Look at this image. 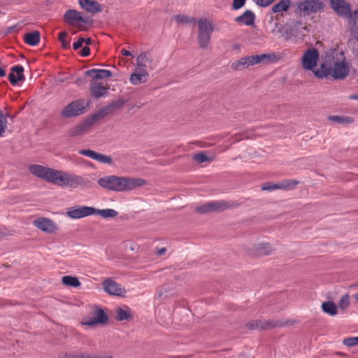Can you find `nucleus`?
I'll return each mask as SVG.
<instances>
[{"label":"nucleus","instance_id":"1","mask_svg":"<svg viewBox=\"0 0 358 358\" xmlns=\"http://www.w3.org/2000/svg\"><path fill=\"white\" fill-rule=\"evenodd\" d=\"M29 171L33 176L59 187L77 188L85 184L83 178L80 176L39 164L30 165Z\"/></svg>","mask_w":358,"mask_h":358},{"label":"nucleus","instance_id":"2","mask_svg":"<svg viewBox=\"0 0 358 358\" xmlns=\"http://www.w3.org/2000/svg\"><path fill=\"white\" fill-rule=\"evenodd\" d=\"M350 72V66L343 53L336 52L335 55H326L325 59L320 68L314 71L317 78L331 76L335 80H343Z\"/></svg>","mask_w":358,"mask_h":358},{"label":"nucleus","instance_id":"3","mask_svg":"<svg viewBox=\"0 0 358 358\" xmlns=\"http://www.w3.org/2000/svg\"><path fill=\"white\" fill-rule=\"evenodd\" d=\"M98 184L108 190L125 192L144 185L145 181L141 178L106 176L99 178Z\"/></svg>","mask_w":358,"mask_h":358},{"label":"nucleus","instance_id":"4","mask_svg":"<svg viewBox=\"0 0 358 358\" xmlns=\"http://www.w3.org/2000/svg\"><path fill=\"white\" fill-rule=\"evenodd\" d=\"M198 36L197 41L199 47L202 49H207L209 46L211 35L214 27L211 22L206 18H201L198 20Z\"/></svg>","mask_w":358,"mask_h":358},{"label":"nucleus","instance_id":"5","mask_svg":"<svg viewBox=\"0 0 358 358\" xmlns=\"http://www.w3.org/2000/svg\"><path fill=\"white\" fill-rule=\"evenodd\" d=\"M232 204L224 200L213 201L198 206L195 211L199 214L219 212L229 208Z\"/></svg>","mask_w":358,"mask_h":358},{"label":"nucleus","instance_id":"6","mask_svg":"<svg viewBox=\"0 0 358 358\" xmlns=\"http://www.w3.org/2000/svg\"><path fill=\"white\" fill-rule=\"evenodd\" d=\"M319 52L314 48H308L306 50L301 57V63L302 67L306 71H310L314 73L317 69H315L317 66L319 61Z\"/></svg>","mask_w":358,"mask_h":358},{"label":"nucleus","instance_id":"7","mask_svg":"<svg viewBox=\"0 0 358 358\" xmlns=\"http://www.w3.org/2000/svg\"><path fill=\"white\" fill-rule=\"evenodd\" d=\"M329 4L332 10L340 17L349 18L350 22L355 20V13H351L350 5L345 0H329Z\"/></svg>","mask_w":358,"mask_h":358},{"label":"nucleus","instance_id":"8","mask_svg":"<svg viewBox=\"0 0 358 358\" xmlns=\"http://www.w3.org/2000/svg\"><path fill=\"white\" fill-rule=\"evenodd\" d=\"M95 208L86 206H75L66 209V215L73 220L82 219L94 215Z\"/></svg>","mask_w":358,"mask_h":358},{"label":"nucleus","instance_id":"9","mask_svg":"<svg viewBox=\"0 0 358 358\" xmlns=\"http://www.w3.org/2000/svg\"><path fill=\"white\" fill-rule=\"evenodd\" d=\"M85 102L84 100H77L69 103L61 112L62 117L69 118L81 115L85 113Z\"/></svg>","mask_w":358,"mask_h":358},{"label":"nucleus","instance_id":"10","mask_svg":"<svg viewBox=\"0 0 358 358\" xmlns=\"http://www.w3.org/2000/svg\"><path fill=\"white\" fill-rule=\"evenodd\" d=\"M33 225L43 232L54 234L59 230L56 223L48 217H41L33 221Z\"/></svg>","mask_w":358,"mask_h":358},{"label":"nucleus","instance_id":"11","mask_svg":"<svg viewBox=\"0 0 358 358\" xmlns=\"http://www.w3.org/2000/svg\"><path fill=\"white\" fill-rule=\"evenodd\" d=\"M297 8L301 13H314L322 10L323 3L319 0H306L299 2Z\"/></svg>","mask_w":358,"mask_h":358},{"label":"nucleus","instance_id":"12","mask_svg":"<svg viewBox=\"0 0 358 358\" xmlns=\"http://www.w3.org/2000/svg\"><path fill=\"white\" fill-rule=\"evenodd\" d=\"M155 64L151 55L146 52L139 54L136 59V69L139 70H152L155 68Z\"/></svg>","mask_w":358,"mask_h":358},{"label":"nucleus","instance_id":"13","mask_svg":"<svg viewBox=\"0 0 358 358\" xmlns=\"http://www.w3.org/2000/svg\"><path fill=\"white\" fill-rule=\"evenodd\" d=\"M103 288L106 292L111 295L123 296L126 291L121 287V285L111 278H106L103 280Z\"/></svg>","mask_w":358,"mask_h":358},{"label":"nucleus","instance_id":"14","mask_svg":"<svg viewBox=\"0 0 358 358\" xmlns=\"http://www.w3.org/2000/svg\"><path fill=\"white\" fill-rule=\"evenodd\" d=\"M299 183L296 180H287L279 183H266L262 186V189L265 191H272L277 189H289Z\"/></svg>","mask_w":358,"mask_h":358},{"label":"nucleus","instance_id":"15","mask_svg":"<svg viewBox=\"0 0 358 358\" xmlns=\"http://www.w3.org/2000/svg\"><path fill=\"white\" fill-rule=\"evenodd\" d=\"M78 152L82 155L88 157L103 164H110L112 163V159L110 156L96 152L92 150H80Z\"/></svg>","mask_w":358,"mask_h":358},{"label":"nucleus","instance_id":"16","mask_svg":"<svg viewBox=\"0 0 358 358\" xmlns=\"http://www.w3.org/2000/svg\"><path fill=\"white\" fill-rule=\"evenodd\" d=\"M108 322V316L104 311L98 308L94 312L93 317L85 320L83 322V324L87 326H94L96 324H106Z\"/></svg>","mask_w":358,"mask_h":358},{"label":"nucleus","instance_id":"17","mask_svg":"<svg viewBox=\"0 0 358 358\" xmlns=\"http://www.w3.org/2000/svg\"><path fill=\"white\" fill-rule=\"evenodd\" d=\"M149 78V73L148 70L134 69V72L130 75L129 82L133 85H138L145 83Z\"/></svg>","mask_w":358,"mask_h":358},{"label":"nucleus","instance_id":"18","mask_svg":"<svg viewBox=\"0 0 358 358\" xmlns=\"http://www.w3.org/2000/svg\"><path fill=\"white\" fill-rule=\"evenodd\" d=\"M250 66L261 63H271L276 60L277 57L274 53L261 54L248 56Z\"/></svg>","mask_w":358,"mask_h":358},{"label":"nucleus","instance_id":"19","mask_svg":"<svg viewBox=\"0 0 358 358\" xmlns=\"http://www.w3.org/2000/svg\"><path fill=\"white\" fill-rule=\"evenodd\" d=\"M108 89L107 85H104L96 80H92L90 83V91L94 98H100L104 96L107 93Z\"/></svg>","mask_w":358,"mask_h":358},{"label":"nucleus","instance_id":"20","mask_svg":"<svg viewBox=\"0 0 358 358\" xmlns=\"http://www.w3.org/2000/svg\"><path fill=\"white\" fill-rule=\"evenodd\" d=\"M278 325L276 322L271 320L263 321V320H255L250 322L247 324V327L249 329H268L275 327Z\"/></svg>","mask_w":358,"mask_h":358},{"label":"nucleus","instance_id":"21","mask_svg":"<svg viewBox=\"0 0 358 358\" xmlns=\"http://www.w3.org/2000/svg\"><path fill=\"white\" fill-rule=\"evenodd\" d=\"M94 120H85L77 126L69 130L71 136H78L84 134L86 131L92 125Z\"/></svg>","mask_w":358,"mask_h":358},{"label":"nucleus","instance_id":"22","mask_svg":"<svg viewBox=\"0 0 358 358\" xmlns=\"http://www.w3.org/2000/svg\"><path fill=\"white\" fill-rule=\"evenodd\" d=\"M64 18L71 25H73L76 22H86L81 13L76 10H68L64 13Z\"/></svg>","mask_w":358,"mask_h":358},{"label":"nucleus","instance_id":"23","mask_svg":"<svg viewBox=\"0 0 358 358\" xmlns=\"http://www.w3.org/2000/svg\"><path fill=\"white\" fill-rule=\"evenodd\" d=\"M79 4L83 9L92 13L101 12L102 10L100 4L94 0H79Z\"/></svg>","mask_w":358,"mask_h":358},{"label":"nucleus","instance_id":"24","mask_svg":"<svg viewBox=\"0 0 358 358\" xmlns=\"http://www.w3.org/2000/svg\"><path fill=\"white\" fill-rule=\"evenodd\" d=\"M85 74L91 77L93 80L103 79L112 76V73L109 70L98 69L87 70Z\"/></svg>","mask_w":358,"mask_h":358},{"label":"nucleus","instance_id":"25","mask_svg":"<svg viewBox=\"0 0 358 358\" xmlns=\"http://www.w3.org/2000/svg\"><path fill=\"white\" fill-rule=\"evenodd\" d=\"M24 69L22 66H14L11 69V72L8 75V79L11 84L15 85L18 81L23 80Z\"/></svg>","mask_w":358,"mask_h":358},{"label":"nucleus","instance_id":"26","mask_svg":"<svg viewBox=\"0 0 358 358\" xmlns=\"http://www.w3.org/2000/svg\"><path fill=\"white\" fill-rule=\"evenodd\" d=\"M274 250V248L268 243H259L255 246L254 255L265 256L269 255Z\"/></svg>","mask_w":358,"mask_h":358},{"label":"nucleus","instance_id":"27","mask_svg":"<svg viewBox=\"0 0 358 358\" xmlns=\"http://www.w3.org/2000/svg\"><path fill=\"white\" fill-rule=\"evenodd\" d=\"M255 15L250 10H245L241 15L235 18V22L241 23L246 26H250L254 24Z\"/></svg>","mask_w":358,"mask_h":358},{"label":"nucleus","instance_id":"28","mask_svg":"<svg viewBox=\"0 0 358 358\" xmlns=\"http://www.w3.org/2000/svg\"><path fill=\"white\" fill-rule=\"evenodd\" d=\"M250 66L248 57H241L231 63V69L234 71H241Z\"/></svg>","mask_w":358,"mask_h":358},{"label":"nucleus","instance_id":"29","mask_svg":"<svg viewBox=\"0 0 358 358\" xmlns=\"http://www.w3.org/2000/svg\"><path fill=\"white\" fill-rule=\"evenodd\" d=\"M24 40L27 44L36 46L40 41V33L38 31L27 33L24 34Z\"/></svg>","mask_w":358,"mask_h":358},{"label":"nucleus","instance_id":"30","mask_svg":"<svg viewBox=\"0 0 358 358\" xmlns=\"http://www.w3.org/2000/svg\"><path fill=\"white\" fill-rule=\"evenodd\" d=\"M321 308L324 313L330 316H335L338 313L337 306L331 301L323 302Z\"/></svg>","mask_w":358,"mask_h":358},{"label":"nucleus","instance_id":"31","mask_svg":"<svg viewBox=\"0 0 358 358\" xmlns=\"http://www.w3.org/2000/svg\"><path fill=\"white\" fill-rule=\"evenodd\" d=\"M292 2L290 0H280L278 3L272 6L271 10L273 13L287 11L289 8Z\"/></svg>","mask_w":358,"mask_h":358},{"label":"nucleus","instance_id":"32","mask_svg":"<svg viewBox=\"0 0 358 358\" xmlns=\"http://www.w3.org/2000/svg\"><path fill=\"white\" fill-rule=\"evenodd\" d=\"M94 215H99L101 217L104 219L107 218H113L117 215V212L113 209L111 208H107V209H96L95 208V213Z\"/></svg>","mask_w":358,"mask_h":358},{"label":"nucleus","instance_id":"33","mask_svg":"<svg viewBox=\"0 0 358 358\" xmlns=\"http://www.w3.org/2000/svg\"><path fill=\"white\" fill-rule=\"evenodd\" d=\"M62 282L69 287H78L80 282L78 278L71 275H65L62 278Z\"/></svg>","mask_w":358,"mask_h":358},{"label":"nucleus","instance_id":"34","mask_svg":"<svg viewBox=\"0 0 358 358\" xmlns=\"http://www.w3.org/2000/svg\"><path fill=\"white\" fill-rule=\"evenodd\" d=\"M131 315L129 313V310L128 308H118L116 310V320L118 321H123L128 319H130Z\"/></svg>","mask_w":358,"mask_h":358},{"label":"nucleus","instance_id":"35","mask_svg":"<svg viewBox=\"0 0 358 358\" xmlns=\"http://www.w3.org/2000/svg\"><path fill=\"white\" fill-rule=\"evenodd\" d=\"M329 120L339 124H350L353 122L352 117L339 115H331L328 117Z\"/></svg>","mask_w":358,"mask_h":358},{"label":"nucleus","instance_id":"36","mask_svg":"<svg viewBox=\"0 0 358 358\" xmlns=\"http://www.w3.org/2000/svg\"><path fill=\"white\" fill-rule=\"evenodd\" d=\"M338 308L342 310H347L350 306V296L345 294L341 296L338 301Z\"/></svg>","mask_w":358,"mask_h":358},{"label":"nucleus","instance_id":"37","mask_svg":"<svg viewBox=\"0 0 358 358\" xmlns=\"http://www.w3.org/2000/svg\"><path fill=\"white\" fill-rule=\"evenodd\" d=\"M112 113H113V110H112L110 105H108V106L101 108L99 110V111L96 114L94 115V119L102 118L105 116L108 115L109 114H110Z\"/></svg>","mask_w":358,"mask_h":358},{"label":"nucleus","instance_id":"38","mask_svg":"<svg viewBox=\"0 0 358 358\" xmlns=\"http://www.w3.org/2000/svg\"><path fill=\"white\" fill-rule=\"evenodd\" d=\"M355 20L351 28L352 34L358 41V9L355 11Z\"/></svg>","mask_w":358,"mask_h":358},{"label":"nucleus","instance_id":"39","mask_svg":"<svg viewBox=\"0 0 358 358\" xmlns=\"http://www.w3.org/2000/svg\"><path fill=\"white\" fill-rule=\"evenodd\" d=\"M67 36V33L66 31H62L59 34V40L62 43V46L64 49H68L70 48V43L69 41L66 40Z\"/></svg>","mask_w":358,"mask_h":358},{"label":"nucleus","instance_id":"40","mask_svg":"<svg viewBox=\"0 0 358 358\" xmlns=\"http://www.w3.org/2000/svg\"><path fill=\"white\" fill-rule=\"evenodd\" d=\"M343 344L348 347H352L358 345V336L348 337L343 339Z\"/></svg>","mask_w":358,"mask_h":358},{"label":"nucleus","instance_id":"41","mask_svg":"<svg viewBox=\"0 0 358 358\" xmlns=\"http://www.w3.org/2000/svg\"><path fill=\"white\" fill-rule=\"evenodd\" d=\"M195 162H196L199 164H202L207 161H211L208 157L203 154V152H200L198 154H196L193 157Z\"/></svg>","mask_w":358,"mask_h":358},{"label":"nucleus","instance_id":"42","mask_svg":"<svg viewBox=\"0 0 358 358\" xmlns=\"http://www.w3.org/2000/svg\"><path fill=\"white\" fill-rule=\"evenodd\" d=\"M7 127L6 118L3 116L2 113L0 111V136L5 131Z\"/></svg>","mask_w":358,"mask_h":358},{"label":"nucleus","instance_id":"43","mask_svg":"<svg viewBox=\"0 0 358 358\" xmlns=\"http://www.w3.org/2000/svg\"><path fill=\"white\" fill-rule=\"evenodd\" d=\"M124 104V101L123 100L119 99V100L112 102L109 105H110L113 112H114L115 110H117V109L122 108Z\"/></svg>","mask_w":358,"mask_h":358},{"label":"nucleus","instance_id":"44","mask_svg":"<svg viewBox=\"0 0 358 358\" xmlns=\"http://www.w3.org/2000/svg\"><path fill=\"white\" fill-rule=\"evenodd\" d=\"M173 19L179 24H185L189 22L188 17L185 15H176Z\"/></svg>","mask_w":358,"mask_h":358},{"label":"nucleus","instance_id":"45","mask_svg":"<svg viewBox=\"0 0 358 358\" xmlns=\"http://www.w3.org/2000/svg\"><path fill=\"white\" fill-rule=\"evenodd\" d=\"M73 358H111V356H98V355H84L83 354H78L75 355Z\"/></svg>","mask_w":358,"mask_h":358},{"label":"nucleus","instance_id":"46","mask_svg":"<svg viewBox=\"0 0 358 358\" xmlns=\"http://www.w3.org/2000/svg\"><path fill=\"white\" fill-rule=\"evenodd\" d=\"M274 0H255L257 5L262 7H266L271 4Z\"/></svg>","mask_w":358,"mask_h":358},{"label":"nucleus","instance_id":"47","mask_svg":"<svg viewBox=\"0 0 358 358\" xmlns=\"http://www.w3.org/2000/svg\"><path fill=\"white\" fill-rule=\"evenodd\" d=\"M245 1L246 0H234L233 8L235 10L241 8L244 6Z\"/></svg>","mask_w":358,"mask_h":358},{"label":"nucleus","instance_id":"48","mask_svg":"<svg viewBox=\"0 0 358 358\" xmlns=\"http://www.w3.org/2000/svg\"><path fill=\"white\" fill-rule=\"evenodd\" d=\"M83 43H84V38H81V37L79 38L76 42L73 43V48L74 50H78V48H80L82 46Z\"/></svg>","mask_w":358,"mask_h":358},{"label":"nucleus","instance_id":"49","mask_svg":"<svg viewBox=\"0 0 358 358\" xmlns=\"http://www.w3.org/2000/svg\"><path fill=\"white\" fill-rule=\"evenodd\" d=\"M90 48L88 47H84L81 50L80 55L83 57H87V56H88L90 55Z\"/></svg>","mask_w":358,"mask_h":358},{"label":"nucleus","instance_id":"50","mask_svg":"<svg viewBox=\"0 0 358 358\" xmlns=\"http://www.w3.org/2000/svg\"><path fill=\"white\" fill-rule=\"evenodd\" d=\"M121 53L124 56H132L131 53L129 50H127L125 49H122Z\"/></svg>","mask_w":358,"mask_h":358},{"label":"nucleus","instance_id":"51","mask_svg":"<svg viewBox=\"0 0 358 358\" xmlns=\"http://www.w3.org/2000/svg\"><path fill=\"white\" fill-rule=\"evenodd\" d=\"M165 252H166V248H162L157 251V254L159 255H163L165 253Z\"/></svg>","mask_w":358,"mask_h":358},{"label":"nucleus","instance_id":"52","mask_svg":"<svg viewBox=\"0 0 358 358\" xmlns=\"http://www.w3.org/2000/svg\"><path fill=\"white\" fill-rule=\"evenodd\" d=\"M349 99L351 100H358V94L350 95Z\"/></svg>","mask_w":358,"mask_h":358},{"label":"nucleus","instance_id":"53","mask_svg":"<svg viewBox=\"0 0 358 358\" xmlns=\"http://www.w3.org/2000/svg\"><path fill=\"white\" fill-rule=\"evenodd\" d=\"M92 39H91L90 38H86V39H85V38H84V43H85V44H86L87 45H90V44L92 43Z\"/></svg>","mask_w":358,"mask_h":358},{"label":"nucleus","instance_id":"54","mask_svg":"<svg viewBox=\"0 0 358 358\" xmlns=\"http://www.w3.org/2000/svg\"><path fill=\"white\" fill-rule=\"evenodd\" d=\"M6 76V70L2 67H0V76L3 77Z\"/></svg>","mask_w":358,"mask_h":358},{"label":"nucleus","instance_id":"55","mask_svg":"<svg viewBox=\"0 0 358 358\" xmlns=\"http://www.w3.org/2000/svg\"><path fill=\"white\" fill-rule=\"evenodd\" d=\"M354 298L355 300L358 301V292L354 295Z\"/></svg>","mask_w":358,"mask_h":358},{"label":"nucleus","instance_id":"56","mask_svg":"<svg viewBox=\"0 0 358 358\" xmlns=\"http://www.w3.org/2000/svg\"><path fill=\"white\" fill-rule=\"evenodd\" d=\"M352 287H358V282L357 284L353 285Z\"/></svg>","mask_w":358,"mask_h":358}]
</instances>
